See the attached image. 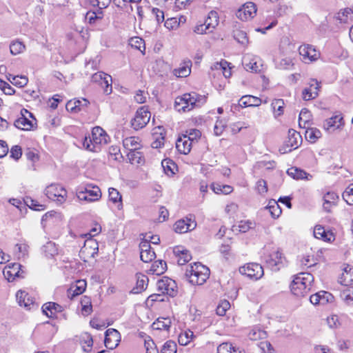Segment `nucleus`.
<instances>
[{
  "instance_id": "obj_52",
  "label": "nucleus",
  "mask_w": 353,
  "mask_h": 353,
  "mask_svg": "<svg viewBox=\"0 0 353 353\" xmlns=\"http://www.w3.org/2000/svg\"><path fill=\"white\" fill-rule=\"evenodd\" d=\"M128 157L132 164H140L143 161V156L138 150L129 152Z\"/></svg>"
},
{
  "instance_id": "obj_50",
  "label": "nucleus",
  "mask_w": 353,
  "mask_h": 353,
  "mask_svg": "<svg viewBox=\"0 0 353 353\" xmlns=\"http://www.w3.org/2000/svg\"><path fill=\"white\" fill-rule=\"evenodd\" d=\"M271 105L276 117L283 114L284 109V101L283 99H274L272 102Z\"/></svg>"
},
{
  "instance_id": "obj_18",
  "label": "nucleus",
  "mask_w": 353,
  "mask_h": 353,
  "mask_svg": "<svg viewBox=\"0 0 353 353\" xmlns=\"http://www.w3.org/2000/svg\"><path fill=\"white\" fill-rule=\"evenodd\" d=\"M119 332L114 329H108L105 332L104 343L106 347L114 349L118 345Z\"/></svg>"
},
{
  "instance_id": "obj_23",
  "label": "nucleus",
  "mask_w": 353,
  "mask_h": 353,
  "mask_svg": "<svg viewBox=\"0 0 353 353\" xmlns=\"http://www.w3.org/2000/svg\"><path fill=\"white\" fill-rule=\"evenodd\" d=\"M86 288L85 280H78L74 285H72L67 291L68 298L72 299L74 297L81 294Z\"/></svg>"
},
{
  "instance_id": "obj_47",
  "label": "nucleus",
  "mask_w": 353,
  "mask_h": 353,
  "mask_svg": "<svg viewBox=\"0 0 353 353\" xmlns=\"http://www.w3.org/2000/svg\"><path fill=\"white\" fill-rule=\"evenodd\" d=\"M340 296L342 300L347 304H350L353 301V286H345V288L341 290Z\"/></svg>"
},
{
  "instance_id": "obj_4",
  "label": "nucleus",
  "mask_w": 353,
  "mask_h": 353,
  "mask_svg": "<svg viewBox=\"0 0 353 353\" xmlns=\"http://www.w3.org/2000/svg\"><path fill=\"white\" fill-rule=\"evenodd\" d=\"M196 92L185 93L177 97L174 101V108L178 112H188L195 108Z\"/></svg>"
},
{
  "instance_id": "obj_42",
  "label": "nucleus",
  "mask_w": 353,
  "mask_h": 353,
  "mask_svg": "<svg viewBox=\"0 0 353 353\" xmlns=\"http://www.w3.org/2000/svg\"><path fill=\"white\" fill-rule=\"evenodd\" d=\"M353 16V10L346 8L341 10L336 15V19L341 23H347L349 19Z\"/></svg>"
},
{
  "instance_id": "obj_43",
  "label": "nucleus",
  "mask_w": 353,
  "mask_h": 353,
  "mask_svg": "<svg viewBox=\"0 0 353 353\" xmlns=\"http://www.w3.org/2000/svg\"><path fill=\"white\" fill-rule=\"evenodd\" d=\"M306 129L305 133V139L311 143L316 142V140L321 137V132L319 129L316 128H309V126H307Z\"/></svg>"
},
{
  "instance_id": "obj_39",
  "label": "nucleus",
  "mask_w": 353,
  "mask_h": 353,
  "mask_svg": "<svg viewBox=\"0 0 353 353\" xmlns=\"http://www.w3.org/2000/svg\"><path fill=\"white\" fill-rule=\"evenodd\" d=\"M14 125L23 130H30L33 128L32 121L29 120L25 114L14 121Z\"/></svg>"
},
{
  "instance_id": "obj_63",
  "label": "nucleus",
  "mask_w": 353,
  "mask_h": 353,
  "mask_svg": "<svg viewBox=\"0 0 353 353\" xmlns=\"http://www.w3.org/2000/svg\"><path fill=\"white\" fill-rule=\"evenodd\" d=\"M82 348L84 352H90L91 351L92 347L93 345V340L92 338L88 335L81 341Z\"/></svg>"
},
{
  "instance_id": "obj_30",
  "label": "nucleus",
  "mask_w": 353,
  "mask_h": 353,
  "mask_svg": "<svg viewBox=\"0 0 353 353\" xmlns=\"http://www.w3.org/2000/svg\"><path fill=\"white\" fill-rule=\"evenodd\" d=\"M137 284L136 287L133 288L132 291L135 294H138L145 290L148 286V277L141 273L136 274Z\"/></svg>"
},
{
  "instance_id": "obj_8",
  "label": "nucleus",
  "mask_w": 353,
  "mask_h": 353,
  "mask_svg": "<svg viewBox=\"0 0 353 353\" xmlns=\"http://www.w3.org/2000/svg\"><path fill=\"white\" fill-rule=\"evenodd\" d=\"M239 272L242 274L246 275L248 277L258 280L261 279L263 274V267L256 263H248L239 268Z\"/></svg>"
},
{
  "instance_id": "obj_45",
  "label": "nucleus",
  "mask_w": 353,
  "mask_h": 353,
  "mask_svg": "<svg viewBox=\"0 0 353 353\" xmlns=\"http://www.w3.org/2000/svg\"><path fill=\"white\" fill-rule=\"evenodd\" d=\"M8 79L11 83L20 88L25 86L28 81V78L25 76H14L11 74H8Z\"/></svg>"
},
{
  "instance_id": "obj_5",
  "label": "nucleus",
  "mask_w": 353,
  "mask_h": 353,
  "mask_svg": "<svg viewBox=\"0 0 353 353\" xmlns=\"http://www.w3.org/2000/svg\"><path fill=\"white\" fill-rule=\"evenodd\" d=\"M285 260L283 254L279 248H273L265 256V261L270 268L278 271L283 266Z\"/></svg>"
},
{
  "instance_id": "obj_62",
  "label": "nucleus",
  "mask_w": 353,
  "mask_h": 353,
  "mask_svg": "<svg viewBox=\"0 0 353 353\" xmlns=\"http://www.w3.org/2000/svg\"><path fill=\"white\" fill-rule=\"evenodd\" d=\"M90 2L92 6L97 7L98 10L102 11L110 5L111 0H90Z\"/></svg>"
},
{
  "instance_id": "obj_20",
  "label": "nucleus",
  "mask_w": 353,
  "mask_h": 353,
  "mask_svg": "<svg viewBox=\"0 0 353 353\" xmlns=\"http://www.w3.org/2000/svg\"><path fill=\"white\" fill-rule=\"evenodd\" d=\"M164 129L158 126L153 130L152 138L153 141L151 143V146L153 148H160L164 145L165 133Z\"/></svg>"
},
{
  "instance_id": "obj_41",
  "label": "nucleus",
  "mask_w": 353,
  "mask_h": 353,
  "mask_svg": "<svg viewBox=\"0 0 353 353\" xmlns=\"http://www.w3.org/2000/svg\"><path fill=\"white\" fill-rule=\"evenodd\" d=\"M161 165L165 173L168 176H172L177 170L176 163L171 159H163L161 162Z\"/></svg>"
},
{
  "instance_id": "obj_27",
  "label": "nucleus",
  "mask_w": 353,
  "mask_h": 353,
  "mask_svg": "<svg viewBox=\"0 0 353 353\" xmlns=\"http://www.w3.org/2000/svg\"><path fill=\"white\" fill-rule=\"evenodd\" d=\"M261 99L252 95L243 96L239 101V105L241 108L259 106L261 105Z\"/></svg>"
},
{
  "instance_id": "obj_60",
  "label": "nucleus",
  "mask_w": 353,
  "mask_h": 353,
  "mask_svg": "<svg viewBox=\"0 0 353 353\" xmlns=\"http://www.w3.org/2000/svg\"><path fill=\"white\" fill-rule=\"evenodd\" d=\"M108 193L110 200L112 201L114 203H116L117 202H121L122 196L117 189L110 188L108 190Z\"/></svg>"
},
{
  "instance_id": "obj_26",
  "label": "nucleus",
  "mask_w": 353,
  "mask_h": 353,
  "mask_svg": "<svg viewBox=\"0 0 353 353\" xmlns=\"http://www.w3.org/2000/svg\"><path fill=\"white\" fill-rule=\"evenodd\" d=\"M314 236L315 238L322 239L326 242H331L334 240L332 232L326 231L321 225H316L314 230Z\"/></svg>"
},
{
  "instance_id": "obj_12",
  "label": "nucleus",
  "mask_w": 353,
  "mask_h": 353,
  "mask_svg": "<svg viewBox=\"0 0 353 353\" xmlns=\"http://www.w3.org/2000/svg\"><path fill=\"white\" fill-rule=\"evenodd\" d=\"M22 266L19 263H13L8 265L3 270V275L9 281H13L15 278H24L25 272L21 269Z\"/></svg>"
},
{
  "instance_id": "obj_40",
  "label": "nucleus",
  "mask_w": 353,
  "mask_h": 353,
  "mask_svg": "<svg viewBox=\"0 0 353 353\" xmlns=\"http://www.w3.org/2000/svg\"><path fill=\"white\" fill-rule=\"evenodd\" d=\"M171 325V320L169 318H159L154 321L152 327L154 330H168Z\"/></svg>"
},
{
  "instance_id": "obj_61",
  "label": "nucleus",
  "mask_w": 353,
  "mask_h": 353,
  "mask_svg": "<svg viewBox=\"0 0 353 353\" xmlns=\"http://www.w3.org/2000/svg\"><path fill=\"white\" fill-rule=\"evenodd\" d=\"M227 66H228V63L226 61H221L219 63H216L214 65V68L216 69H221L223 70V74L225 78H228L231 76L230 68L227 69Z\"/></svg>"
},
{
  "instance_id": "obj_34",
  "label": "nucleus",
  "mask_w": 353,
  "mask_h": 353,
  "mask_svg": "<svg viewBox=\"0 0 353 353\" xmlns=\"http://www.w3.org/2000/svg\"><path fill=\"white\" fill-rule=\"evenodd\" d=\"M192 63L190 61H185L178 68L174 70L173 73L177 77H186L191 72Z\"/></svg>"
},
{
  "instance_id": "obj_22",
  "label": "nucleus",
  "mask_w": 353,
  "mask_h": 353,
  "mask_svg": "<svg viewBox=\"0 0 353 353\" xmlns=\"http://www.w3.org/2000/svg\"><path fill=\"white\" fill-rule=\"evenodd\" d=\"M173 253L178 257V264L180 265L185 264L192 259L190 252L181 246L174 248Z\"/></svg>"
},
{
  "instance_id": "obj_17",
  "label": "nucleus",
  "mask_w": 353,
  "mask_h": 353,
  "mask_svg": "<svg viewBox=\"0 0 353 353\" xmlns=\"http://www.w3.org/2000/svg\"><path fill=\"white\" fill-rule=\"evenodd\" d=\"M98 252V243L92 239H88L85 241L84 245L80 250V254L84 257H94V255Z\"/></svg>"
},
{
  "instance_id": "obj_55",
  "label": "nucleus",
  "mask_w": 353,
  "mask_h": 353,
  "mask_svg": "<svg viewBox=\"0 0 353 353\" xmlns=\"http://www.w3.org/2000/svg\"><path fill=\"white\" fill-rule=\"evenodd\" d=\"M177 351V345L176 343L172 341L169 340L166 341L161 350V353H176Z\"/></svg>"
},
{
  "instance_id": "obj_57",
  "label": "nucleus",
  "mask_w": 353,
  "mask_h": 353,
  "mask_svg": "<svg viewBox=\"0 0 353 353\" xmlns=\"http://www.w3.org/2000/svg\"><path fill=\"white\" fill-rule=\"evenodd\" d=\"M293 65V60L290 57L283 58L276 63V67L281 70H290Z\"/></svg>"
},
{
  "instance_id": "obj_35",
  "label": "nucleus",
  "mask_w": 353,
  "mask_h": 353,
  "mask_svg": "<svg viewBox=\"0 0 353 353\" xmlns=\"http://www.w3.org/2000/svg\"><path fill=\"white\" fill-rule=\"evenodd\" d=\"M167 270V263L163 260H158L154 261L149 270V272L152 274L161 275L163 274Z\"/></svg>"
},
{
  "instance_id": "obj_10",
  "label": "nucleus",
  "mask_w": 353,
  "mask_h": 353,
  "mask_svg": "<svg viewBox=\"0 0 353 353\" xmlns=\"http://www.w3.org/2000/svg\"><path fill=\"white\" fill-rule=\"evenodd\" d=\"M109 137L105 132V130L101 127H94L92 130V137H89V141H93L98 150L100 151L101 146L106 145L109 141Z\"/></svg>"
},
{
  "instance_id": "obj_9",
  "label": "nucleus",
  "mask_w": 353,
  "mask_h": 353,
  "mask_svg": "<svg viewBox=\"0 0 353 353\" xmlns=\"http://www.w3.org/2000/svg\"><path fill=\"white\" fill-rule=\"evenodd\" d=\"M158 290L162 294H167L170 296H174L177 293L176 282L169 277L164 276L159 280L157 283Z\"/></svg>"
},
{
  "instance_id": "obj_64",
  "label": "nucleus",
  "mask_w": 353,
  "mask_h": 353,
  "mask_svg": "<svg viewBox=\"0 0 353 353\" xmlns=\"http://www.w3.org/2000/svg\"><path fill=\"white\" fill-rule=\"evenodd\" d=\"M145 347L146 353H159L155 343L150 337L148 340H145Z\"/></svg>"
},
{
  "instance_id": "obj_59",
  "label": "nucleus",
  "mask_w": 353,
  "mask_h": 353,
  "mask_svg": "<svg viewBox=\"0 0 353 353\" xmlns=\"http://www.w3.org/2000/svg\"><path fill=\"white\" fill-rule=\"evenodd\" d=\"M234 39L241 43L242 45H246L248 43V38L247 34L241 30H236L234 32Z\"/></svg>"
},
{
  "instance_id": "obj_29",
  "label": "nucleus",
  "mask_w": 353,
  "mask_h": 353,
  "mask_svg": "<svg viewBox=\"0 0 353 353\" xmlns=\"http://www.w3.org/2000/svg\"><path fill=\"white\" fill-rule=\"evenodd\" d=\"M42 310L48 317L52 318L56 313L62 311V307L56 303L48 302L43 305Z\"/></svg>"
},
{
  "instance_id": "obj_37",
  "label": "nucleus",
  "mask_w": 353,
  "mask_h": 353,
  "mask_svg": "<svg viewBox=\"0 0 353 353\" xmlns=\"http://www.w3.org/2000/svg\"><path fill=\"white\" fill-rule=\"evenodd\" d=\"M311 119L312 114L306 108L302 109L299 118V127L302 128H307L310 125Z\"/></svg>"
},
{
  "instance_id": "obj_51",
  "label": "nucleus",
  "mask_w": 353,
  "mask_h": 353,
  "mask_svg": "<svg viewBox=\"0 0 353 353\" xmlns=\"http://www.w3.org/2000/svg\"><path fill=\"white\" fill-rule=\"evenodd\" d=\"M194 336V334L190 330L185 331L184 332H181L179 335L178 341L181 345H188Z\"/></svg>"
},
{
  "instance_id": "obj_11",
  "label": "nucleus",
  "mask_w": 353,
  "mask_h": 353,
  "mask_svg": "<svg viewBox=\"0 0 353 353\" xmlns=\"http://www.w3.org/2000/svg\"><path fill=\"white\" fill-rule=\"evenodd\" d=\"M92 80L97 82L103 88V91L106 94L112 92V77L103 72H98L92 75Z\"/></svg>"
},
{
  "instance_id": "obj_49",
  "label": "nucleus",
  "mask_w": 353,
  "mask_h": 353,
  "mask_svg": "<svg viewBox=\"0 0 353 353\" xmlns=\"http://www.w3.org/2000/svg\"><path fill=\"white\" fill-rule=\"evenodd\" d=\"M25 45L19 41H14L10 45V53L13 55H17L25 50Z\"/></svg>"
},
{
  "instance_id": "obj_56",
  "label": "nucleus",
  "mask_w": 353,
  "mask_h": 353,
  "mask_svg": "<svg viewBox=\"0 0 353 353\" xmlns=\"http://www.w3.org/2000/svg\"><path fill=\"white\" fill-rule=\"evenodd\" d=\"M243 65L244 66V68L247 71L250 72H257L259 69V66L256 61L254 60L249 59L247 57H245L243 60Z\"/></svg>"
},
{
  "instance_id": "obj_25",
  "label": "nucleus",
  "mask_w": 353,
  "mask_h": 353,
  "mask_svg": "<svg viewBox=\"0 0 353 353\" xmlns=\"http://www.w3.org/2000/svg\"><path fill=\"white\" fill-rule=\"evenodd\" d=\"M301 140V136L299 132L293 129H290L288 139L285 141L286 146L290 148L289 151H291L292 148H296Z\"/></svg>"
},
{
  "instance_id": "obj_46",
  "label": "nucleus",
  "mask_w": 353,
  "mask_h": 353,
  "mask_svg": "<svg viewBox=\"0 0 353 353\" xmlns=\"http://www.w3.org/2000/svg\"><path fill=\"white\" fill-rule=\"evenodd\" d=\"M254 225V223L251 221H241L237 225L233 226V230L244 233L248 232L250 229L252 228Z\"/></svg>"
},
{
  "instance_id": "obj_6",
  "label": "nucleus",
  "mask_w": 353,
  "mask_h": 353,
  "mask_svg": "<svg viewBox=\"0 0 353 353\" xmlns=\"http://www.w3.org/2000/svg\"><path fill=\"white\" fill-rule=\"evenodd\" d=\"M77 196L79 201L94 202L101 199V192L99 187L88 185L84 190L77 192Z\"/></svg>"
},
{
  "instance_id": "obj_53",
  "label": "nucleus",
  "mask_w": 353,
  "mask_h": 353,
  "mask_svg": "<svg viewBox=\"0 0 353 353\" xmlns=\"http://www.w3.org/2000/svg\"><path fill=\"white\" fill-rule=\"evenodd\" d=\"M266 332L259 328H254L250 331L248 337L250 340L256 341L259 339H265L266 337Z\"/></svg>"
},
{
  "instance_id": "obj_14",
  "label": "nucleus",
  "mask_w": 353,
  "mask_h": 353,
  "mask_svg": "<svg viewBox=\"0 0 353 353\" xmlns=\"http://www.w3.org/2000/svg\"><path fill=\"white\" fill-rule=\"evenodd\" d=\"M139 249L140 257L143 262L149 263L156 257L154 251L151 249L149 241L143 240L139 244Z\"/></svg>"
},
{
  "instance_id": "obj_19",
  "label": "nucleus",
  "mask_w": 353,
  "mask_h": 353,
  "mask_svg": "<svg viewBox=\"0 0 353 353\" xmlns=\"http://www.w3.org/2000/svg\"><path fill=\"white\" fill-rule=\"evenodd\" d=\"M299 54L303 57V59L305 61H315L317 60L319 54V52L310 45H304L299 47Z\"/></svg>"
},
{
  "instance_id": "obj_32",
  "label": "nucleus",
  "mask_w": 353,
  "mask_h": 353,
  "mask_svg": "<svg viewBox=\"0 0 353 353\" xmlns=\"http://www.w3.org/2000/svg\"><path fill=\"white\" fill-rule=\"evenodd\" d=\"M205 28L208 29V32H211L219 24V16L216 11L209 12L207 19L205 21Z\"/></svg>"
},
{
  "instance_id": "obj_33",
  "label": "nucleus",
  "mask_w": 353,
  "mask_h": 353,
  "mask_svg": "<svg viewBox=\"0 0 353 353\" xmlns=\"http://www.w3.org/2000/svg\"><path fill=\"white\" fill-rule=\"evenodd\" d=\"M287 173L289 176H292L295 179H307L310 180L312 179V175L307 173L303 170L299 169L295 167H292L289 168L287 171Z\"/></svg>"
},
{
  "instance_id": "obj_13",
  "label": "nucleus",
  "mask_w": 353,
  "mask_h": 353,
  "mask_svg": "<svg viewBox=\"0 0 353 353\" xmlns=\"http://www.w3.org/2000/svg\"><path fill=\"white\" fill-rule=\"evenodd\" d=\"M256 13V5L252 2L245 3L236 12V17L242 21L252 19Z\"/></svg>"
},
{
  "instance_id": "obj_31",
  "label": "nucleus",
  "mask_w": 353,
  "mask_h": 353,
  "mask_svg": "<svg viewBox=\"0 0 353 353\" xmlns=\"http://www.w3.org/2000/svg\"><path fill=\"white\" fill-rule=\"evenodd\" d=\"M315 88L314 89L305 88L302 92V97L305 101H309L315 99L318 94L320 88L319 83L318 81H313V85Z\"/></svg>"
},
{
  "instance_id": "obj_36",
  "label": "nucleus",
  "mask_w": 353,
  "mask_h": 353,
  "mask_svg": "<svg viewBox=\"0 0 353 353\" xmlns=\"http://www.w3.org/2000/svg\"><path fill=\"white\" fill-rule=\"evenodd\" d=\"M217 353H245V352L231 343H222L217 347Z\"/></svg>"
},
{
  "instance_id": "obj_54",
  "label": "nucleus",
  "mask_w": 353,
  "mask_h": 353,
  "mask_svg": "<svg viewBox=\"0 0 353 353\" xmlns=\"http://www.w3.org/2000/svg\"><path fill=\"white\" fill-rule=\"evenodd\" d=\"M103 11L97 10L95 11H89L85 14V19L90 23H94L96 19H100L103 18Z\"/></svg>"
},
{
  "instance_id": "obj_38",
  "label": "nucleus",
  "mask_w": 353,
  "mask_h": 353,
  "mask_svg": "<svg viewBox=\"0 0 353 353\" xmlns=\"http://www.w3.org/2000/svg\"><path fill=\"white\" fill-rule=\"evenodd\" d=\"M139 139L135 137H127L123 141V147L130 151L138 150L140 148Z\"/></svg>"
},
{
  "instance_id": "obj_21",
  "label": "nucleus",
  "mask_w": 353,
  "mask_h": 353,
  "mask_svg": "<svg viewBox=\"0 0 353 353\" xmlns=\"http://www.w3.org/2000/svg\"><path fill=\"white\" fill-rule=\"evenodd\" d=\"M192 142L185 135L179 137L176 141V150L183 154H188L192 148Z\"/></svg>"
},
{
  "instance_id": "obj_3",
  "label": "nucleus",
  "mask_w": 353,
  "mask_h": 353,
  "mask_svg": "<svg viewBox=\"0 0 353 353\" xmlns=\"http://www.w3.org/2000/svg\"><path fill=\"white\" fill-rule=\"evenodd\" d=\"M45 194L49 199L58 204H62L66 200L67 191L61 185L52 183L45 189Z\"/></svg>"
},
{
  "instance_id": "obj_58",
  "label": "nucleus",
  "mask_w": 353,
  "mask_h": 353,
  "mask_svg": "<svg viewBox=\"0 0 353 353\" xmlns=\"http://www.w3.org/2000/svg\"><path fill=\"white\" fill-rule=\"evenodd\" d=\"M343 199L348 205H353V184L350 185L343 193Z\"/></svg>"
},
{
  "instance_id": "obj_48",
  "label": "nucleus",
  "mask_w": 353,
  "mask_h": 353,
  "mask_svg": "<svg viewBox=\"0 0 353 353\" xmlns=\"http://www.w3.org/2000/svg\"><path fill=\"white\" fill-rule=\"evenodd\" d=\"M129 44L131 46L132 48L137 49L142 52H144L145 50V41L141 37H132L129 41Z\"/></svg>"
},
{
  "instance_id": "obj_28",
  "label": "nucleus",
  "mask_w": 353,
  "mask_h": 353,
  "mask_svg": "<svg viewBox=\"0 0 353 353\" xmlns=\"http://www.w3.org/2000/svg\"><path fill=\"white\" fill-rule=\"evenodd\" d=\"M339 282L344 286H348L353 283V268L348 265L344 268Z\"/></svg>"
},
{
  "instance_id": "obj_24",
  "label": "nucleus",
  "mask_w": 353,
  "mask_h": 353,
  "mask_svg": "<svg viewBox=\"0 0 353 353\" xmlns=\"http://www.w3.org/2000/svg\"><path fill=\"white\" fill-rule=\"evenodd\" d=\"M342 120L343 117L341 115L333 116L324 121L323 128L326 131L332 132L341 127Z\"/></svg>"
},
{
  "instance_id": "obj_7",
  "label": "nucleus",
  "mask_w": 353,
  "mask_h": 353,
  "mask_svg": "<svg viewBox=\"0 0 353 353\" xmlns=\"http://www.w3.org/2000/svg\"><path fill=\"white\" fill-rule=\"evenodd\" d=\"M151 113L145 106L139 108L135 114L134 117L131 121V125L135 130H139L144 128L149 122Z\"/></svg>"
},
{
  "instance_id": "obj_16",
  "label": "nucleus",
  "mask_w": 353,
  "mask_h": 353,
  "mask_svg": "<svg viewBox=\"0 0 353 353\" xmlns=\"http://www.w3.org/2000/svg\"><path fill=\"white\" fill-rule=\"evenodd\" d=\"M334 300L333 295L326 291H320L310 297V302L314 305H325Z\"/></svg>"
},
{
  "instance_id": "obj_1",
  "label": "nucleus",
  "mask_w": 353,
  "mask_h": 353,
  "mask_svg": "<svg viewBox=\"0 0 353 353\" xmlns=\"http://www.w3.org/2000/svg\"><path fill=\"white\" fill-rule=\"evenodd\" d=\"M314 276L308 272H301L296 275L290 285L292 292L296 296H305L310 292Z\"/></svg>"
},
{
  "instance_id": "obj_15",
  "label": "nucleus",
  "mask_w": 353,
  "mask_h": 353,
  "mask_svg": "<svg viewBox=\"0 0 353 353\" xmlns=\"http://www.w3.org/2000/svg\"><path fill=\"white\" fill-rule=\"evenodd\" d=\"M196 226V223L194 220L186 218L177 221L174 225V229L176 232L183 234L194 230Z\"/></svg>"
},
{
  "instance_id": "obj_2",
  "label": "nucleus",
  "mask_w": 353,
  "mask_h": 353,
  "mask_svg": "<svg viewBox=\"0 0 353 353\" xmlns=\"http://www.w3.org/2000/svg\"><path fill=\"white\" fill-rule=\"evenodd\" d=\"M210 273L207 266L197 262L187 268L185 276L192 285H203L209 278Z\"/></svg>"
},
{
  "instance_id": "obj_44",
  "label": "nucleus",
  "mask_w": 353,
  "mask_h": 353,
  "mask_svg": "<svg viewBox=\"0 0 353 353\" xmlns=\"http://www.w3.org/2000/svg\"><path fill=\"white\" fill-rule=\"evenodd\" d=\"M43 252L46 256L51 258L58 254V249L54 243L49 241L43 245Z\"/></svg>"
}]
</instances>
